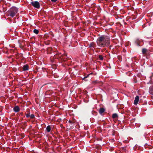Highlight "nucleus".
<instances>
[{
	"instance_id": "obj_1",
	"label": "nucleus",
	"mask_w": 153,
	"mask_h": 153,
	"mask_svg": "<svg viewBox=\"0 0 153 153\" xmlns=\"http://www.w3.org/2000/svg\"><path fill=\"white\" fill-rule=\"evenodd\" d=\"M97 43V45L101 47L108 46L110 44V39L107 36H102L98 38Z\"/></svg>"
},
{
	"instance_id": "obj_2",
	"label": "nucleus",
	"mask_w": 153,
	"mask_h": 153,
	"mask_svg": "<svg viewBox=\"0 0 153 153\" xmlns=\"http://www.w3.org/2000/svg\"><path fill=\"white\" fill-rule=\"evenodd\" d=\"M18 11V9L15 7H13L8 10V12L9 16L11 17H13L17 13Z\"/></svg>"
},
{
	"instance_id": "obj_3",
	"label": "nucleus",
	"mask_w": 153,
	"mask_h": 153,
	"mask_svg": "<svg viewBox=\"0 0 153 153\" xmlns=\"http://www.w3.org/2000/svg\"><path fill=\"white\" fill-rule=\"evenodd\" d=\"M31 4L35 7L37 8H39L40 7L39 3L38 1H32Z\"/></svg>"
},
{
	"instance_id": "obj_4",
	"label": "nucleus",
	"mask_w": 153,
	"mask_h": 153,
	"mask_svg": "<svg viewBox=\"0 0 153 153\" xmlns=\"http://www.w3.org/2000/svg\"><path fill=\"white\" fill-rule=\"evenodd\" d=\"M97 46L96 44L94 42H92L89 45V47L91 49L93 50Z\"/></svg>"
},
{
	"instance_id": "obj_5",
	"label": "nucleus",
	"mask_w": 153,
	"mask_h": 153,
	"mask_svg": "<svg viewBox=\"0 0 153 153\" xmlns=\"http://www.w3.org/2000/svg\"><path fill=\"white\" fill-rule=\"evenodd\" d=\"M143 42V41L141 39H137L135 41V43L138 46H142V43Z\"/></svg>"
},
{
	"instance_id": "obj_6",
	"label": "nucleus",
	"mask_w": 153,
	"mask_h": 153,
	"mask_svg": "<svg viewBox=\"0 0 153 153\" xmlns=\"http://www.w3.org/2000/svg\"><path fill=\"white\" fill-rule=\"evenodd\" d=\"M139 99V97L138 96H137L135 97L134 102V103L135 105H136L137 104Z\"/></svg>"
},
{
	"instance_id": "obj_7",
	"label": "nucleus",
	"mask_w": 153,
	"mask_h": 153,
	"mask_svg": "<svg viewBox=\"0 0 153 153\" xmlns=\"http://www.w3.org/2000/svg\"><path fill=\"white\" fill-rule=\"evenodd\" d=\"M13 110L15 112H17L19 111L20 109L18 106H16L14 108Z\"/></svg>"
},
{
	"instance_id": "obj_8",
	"label": "nucleus",
	"mask_w": 153,
	"mask_h": 153,
	"mask_svg": "<svg viewBox=\"0 0 153 153\" xmlns=\"http://www.w3.org/2000/svg\"><path fill=\"white\" fill-rule=\"evenodd\" d=\"M149 92L150 94H153V86L149 88Z\"/></svg>"
},
{
	"instance_id": "obj_9",
	"label": "nucleus",
	"mask_w": 153,
	"mask_h": 153,
	"mask_svg": "<svg viewBox=\"0 0 153 153\" xmlns=\"http://www.w3.org/2000/svg\"><path fill=\"white\" fill-rule=\"evenodd\" d=\"M105 111V110L104 108H100V109H99V112L101 114L102 113H103Z\"/></svg>"
},
{
	"instance_id": "obj_10",
	"label": "nucleus",
	"mask_w": 153,
	"mask_h": 153,
	"mask_svg": "<svg viewBox=\"0 0 153 153\" xmlns=\"http://www.w3.org/2000/svg\"><path fill=\"white\" fill-rule=\"evenodd\" d=\"M23 68L24 71L27 70L28 69V66L27 65H25L23 66Z\"/></svg>"
},
{
	"instance_id": "obj_11",
	"label": "nucleus",
	"mask_w": 153,
	"mask_h": 153,
	"mask_svg": "<svg viewBox=\"0 0 153 153\" xmlns=\"http://www.w3.org/2000/svg\"><path fill=\"white\" fill-rule=\"evenodd\" d=\"M51 128L50 126H48L46 128V131L48 132H49L51 131Z\"/></svg>"
},
{
	"instance_id": "obj_12",
	"label": "nucleus",
	"mask_w": 153,
	"mask_h": 153,
	"mask_svg": "<svg viewBox=\"0 0 153 153\" xmlns=\"http://www.w3.org/2000/svg\"><path fill=\"white\" fill-rule=\"evenodd\" d=\"M118 115L117 114L114 113L113 114L112 118L114 119H117V118Z\"/></svg>"
},
{
	"instance_id": "obj_13",
	"label": "nucleus",
	"mask_w": 153,
	"mask_h": 153,
	"mask_svg": "<svg viewBox=\"0 0 153 153\" xmlns=\"http://www.w3.org/2000/svg\"><path fill=\"white\" fill-rule=\"evenodd\" d=\"M147 50L143 48L142 49V52L144 54H146L147 52Z\"/></svg>"
},
{
	"instance_id": "obj_14",
	"label": "nucleus",
	"mask_w": 153,
	"mask_h": 153,
	"mask_svg": "<svg viewBox=\"0 0 153 153\" xmlns=\"http://www.w3.org/2000/svg\"><path fill=\"white\" fill-rule=\"evenodd\" d=\"M39 32V30H38L37 29H34L33 30V32L36 33V34H37Z\"/></svg>"
},
{
	"instance_id": "obj_15",
	"label": "nucleus",
	"mask_w": 153,
	"mask_h": 153,
	"mask_svg": "<svg viewBox=\"0 0 153 153\" xmlns=\"http://www.w3.org/2000/svg\"><path fill=\"white\" fill-rule=\"evenodd\" d=\"M99 58L101 60L103 59V57L102 55H100L99 56Z\"/></svg>"
},
{
	"instance_id": "obj_16",
	"label": "nucleus",
	"mask_w": 153,
	"mask_h": 153,
	"mask_svg": "<svg viewBox=\"0 0 153 153\" xmlns=\"http://www.w3.org/2000/svg\"><path fill=\"white\" fill-rule=\"evenodd\" d=\"M30 117L31 118L33 119L34 118V115L33 114H31V115H30Z\"/></svg>"
},
{
	"instance_id": "obj_17",
	"label": "nucleus",
	"mask_w": 153,
	"mask_h": 153,
	"mask_svg": "<svg viewBox=\"0 0 153 153\" xmlns=\"http://www.w3.org/2000/svg\"><path fill=\"white\" fill-rule=\"evenodd\" d=\"M99 83V82L97 81H95L92 82L93 84H97Z\"/></svg>"
},
{
	"instance_id": "obj_18",
	"label": "nucleus",
	"mask_w": 153,
	"mask_h": 153,
	"mask_svg": "<svg viewBox=\"0 0 153 153\" xmlns=\"http://www.w3.org/2000/svg\"><path fill=\"white\" fill-rule=\"evenodd\" d=\"M26 116L27 117H30V114H26Z\"/></svg>"
},
{
	"instance_id": "obj_19",
	"label": "nucleus",
	"mask_w": 153,
	"mask_h": 153,
	"mask_svg": "<svg viewBox=\"0 0 153 153\" xmlns=\"http://www.w3.org/2000/svg\"><path fill=\"white\" fill-rule=\"evenodd\" d=\"M51 1L53 2H56L57 0H51Z\"/></svg>"
},
{
	"instance_id": "obj_20",
	"label": "nucleus",
	"mask_w": 153,
	"mask_h": 153,
	"mask_svg": "<svg viewBox=\"0 0 153 153\" xmlns=\"http://www.w3.org/2000/svg\"><path fill=\"white\" fill-rule=\"evenodd\" d=\"M69 122L70 123H72V121L71 120H69Z\"/></svg>"
},
{
	"instance_id": "obj_21",
	"label": "nucleus",
	"mask_w": 153,
	"mask_h": 153,
	"mask_svg": "<svg viewBox=\"0 0 153 153\" xmlns=\"http://www.w3.org/2000/svg\"><path fill=\"white\" fill-rule=\"evenodd\" d=\"M89 76V75H88L87 76H86V77H84V78H87V77H88V76Z\"/></svg>"
},
{
	"instance_id": "obj_22",
	"label": "nucleus",
	"mask_w": 153,
	"mask_h": 153,
	"mask_svg": "<svg viewBox=\"0 0 153 153\" xmlns=\"http://www.w3.org/2000/svg\"><path fill=\"white\" fill-rule=\"evenodd\" d=\"M105 0L106 1H107L108 0Z\"/></svg>"
}]
</instances>
